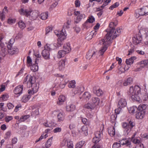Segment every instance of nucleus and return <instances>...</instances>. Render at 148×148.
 Masks as SVG:
<instances>
[{
	"mask_svg": "<svg viewBox=\"0 0 148 148\" xmlns=\"http://www.w3.org/2000/svg\"><path fill=\"white\" fill-rule=\"evenodd\" d=\"M130 113L133 114L138 110V108L135 106H134L130 107L128 110Z\"/></svg>",
	"mask_w": 148,
	"mask_h": 148,
	"instance_id": "79ce46f5",
	"label": "nucleus"
},
{
	"mask_svg": "<svg viewBox=\"0 0 148 148\" xmlns=\"http://www.w3.org/2000/svg\"><path fill=\"white\" fill-rule=\"evenodd\" d=\"M95 107V105L94 104H92V103H88L85 104L84 106V107L85 108L88 109H92Z\"/></svg>",
	"mask_w": 148,
	"mask_h": 148,
	"instance_id": "37998d69",
	"label": "nucleus"
},
{
	"mask_svg": "<svg viewBox=\"0 0 148 148\" xmlns=\"http://www.w3.org/2000/svg\"><path fill=\"white\" fill-rule=\"evenodd\" d=\"M13 119V117L12 116H7L5 119V121L6 122H9Z\"/></svg>",
	"mask_w": 148,
	"mask_h": 148,
	"instance_id": "bf43d9fd",
	"label": "nucleus"
},
{
	"mask_svg": "<svg viewBox=\"0 0 148 148\" xmlns=\"http://www.w3.org/2000/svg\"><path fill=\"white\" fill-rule=\"evenodd\" d=\"M121 143L122 145H125L129 147H131V143L130 141L127 139H123L121 140Z\"/></svg>",
	"mask_w": 148,
	"mask_h": 148,
	"instance_id": "5701e85b",
	"label": "nucleus"
},
{
	"mask_svg": "<svg viewBox=\"0 0 148 148\" xmlns=\"http://www.w3.org/2000/svg\"><path fill=\"white\" fill-rule=\"evenodd\" d=\"M52 138L53 137H52L47 140L46 143L45 144V147H46V148H48L50 147Z\"/></svg>",
	"mask_w": 148,
	"mask_h": 148,
	"instance_id": "8fccbe9b",
	"label": "nucleus"
},
{
	"mask_svg": "<svg viewBox=\"0 0 148 148\" xmlns=\"http://www.w3.org/2000/svg\"><path fill=\"white\" fill-rule=\"evenodd\" d=\"M28 95H25L23 96L21 101L23 102L26 103L27 102L31 97V95L32 94H29Z\"/></svg>",
	"mask_w": 148,
	"mask_h": 148,
	"instance_id": "4c0bfd02",
	"label": "nucleus"
},
{
	"mask_svg": "<svg viewBox=\"0 0 148 148\" xmlns=\"http://www.w3.org/2000/svg\"><path fill=\"white\" fill-rule=\"evenodd\" d=\"M39 114V109L38 108L33 109L31 115L33 116L36 117Z\"/></svg>",
	"mask_w": 148,
	"mask_h": 148,
	"instance_id": "72a5a7b5",
	"label": "nucleus"
},
{
	"mask_svg": "<svg viewBox=\"0 0 148 148\" xmlns=\"http://www.w3.org/2000/svg\"><path fill=\"white\" fill-rule=\"evenodd\" d=\"M4 36L3 35H1L0 36V47L2 48H3L4 46V43L2 42V40Z\"/></svg>",
	"mask_w": 148,
	"mask_h": 148,
	"instance_id": "4d7b16f0",
	"label": "nucleus"
},
{
	"mask_svg": "<svg viewBox=\"0 0 148 148\" xmlns=\"http://www.w3.org/2000/svg\"><path fill=\"white\" fill-rule=\"evenodd\" d=\"M5 14L3 13H1L0 14V16L1 19L2 21H3L4 20L5 18Z\"/></svg>",
	"mask_w": 148,
	"mask_h": 148,
	"instance_id": "774afa93",
	"label": "nucleus"
},
{
	"mask_svg": "<svg viewBox=\"0 0 148 148\" xmlns=\"http://www.w3.org/2000/svg\"><path fill=\"white\" fill-rule=\"evenodd\" d=\"M145 111H138L137 113L136 114V117L138 119H142L145 115Z\"/></svg>",
	"mask_w": 148,
	"mask_h": 148,
	"instance_id": "a878e982",
	"label": "nucleus"
},
{
	"mask_svg": "<svg viewBox=\"0 0 148 148\" xmlns=\"http://www.w3.org/2000/svg\"><path fill=\"white\" fill-rule=\"evenodd\" d=\"M95 21V18L92 16H89L87 20L86 21L85 23L83 24V25L84 27H86L87 26L88 23H92L94 22Z\"/></svg>",
	"mask_w": 148,
	"mask_h": 148,
	"instance_id": "a211bd4d",
	"label": "nucleus"
},
{
	"mask_svg": "<svg viewBox=\"0 0 148 148\" xmlns=\"http://www.w3.org/2000/svg\"><path fill=\"white\" fill-rule=\"evenodd\" d=\"M52 28L51 27H48L46 29V34H48L49 32L51 31Z\"/></svg>",
	"mask_w": 148,
	"mask_h": 148,
	"instance_id": "0e129e2a",
	"label": "nucleus"
},
{
	"mask_svg": "<svg viewBox=\"0 0 148 148\" xmlns=\"http://www.w3.org/2000/svg\"><path fill=\"white\" fill-rule=\"evenodd\" d=\"M119 5V3H118L116 2L112 5H111L110 8L111 10L113 9L114 8L117 7Z\"/></svg>",
	"mask_w": 148,
	"mask_h": 148,
	"instance_id": "680f3d73",
	"label": "nucleus"
},
{
	"mask_svg": "<svg viewBox=\"0 0 148 148\" xmlns=\"http://www.w3.org/2000/svg\"><path fill=\"white\" fill-rule=\"evenodd\" d=\"M71 22V19H69L67 21L64 23L63 29L61 31L58 32L56 35L58 37L57 42L56 44V48H59L61 47L63 44L64 40L66 39L67 34L66 32L65 29H69V25Z\"/></svg>",
	"mask_w": 148,
	"mask_h": 148,
	"instance_id": "f03ea898",
	"label": "nucleus"
},
{
	"mask_svg": "<svg viewBox=\"0 0 148 148\" xmlns=\"http://www.w3.org/2000/svg\"><path fill=\"white\" fill-rule=\"evenodd\" d=\"M63 48L64 50L67 53H69L71 50L70 44L69 43H67L66 44H65L63 46Z\"/></svg>",
	"mask_w": 148,
	"mask_h": 148,
	"instance_id": "c85d7f7f",
	"label": "nucleus"
},
{
	"mask_svg": "<svg viewBox=\"0 0 148 148\" xmlns=\"http://www.w3.org/2000/svg\"><path fill=\"white\" fill-rule=\"evenodd\" d=\"M57 118L59 121H62L64 119V113L62 112H58L57 113Z\"/></svg>",
	"mask_w": 148,
	"mask_h": 148,
	"instance_id": "2f4dec72",
	"label": "nucleus"
},
{
	"mask_svg": "<svg viewBox=\"0 0 148 148\" xmlns=\"http://www.w3.org/2000/svg\"><path fill=\"white\" fill-rule=\"evenodd\" d=\"M19 27L21 29H23L25 27V25L24 22L22 21H19L18 23Z\"/></svg>",
	"mask_w": 148,
	"mask_h": 148,
	"instance_id": "3c124183",
	"label": "nucleus"
},
{
	"mask_svg": "<svg viewBox=\"0 0 148 148\" xmlns=\"http://www.w3.org/2000/svg\"><path fill=\"white\" fill-rule=\"evenodd\" d=\"M62 146H66L67 148H73V145L72 142L70 139L64 138L61 143Z\"/></svg>",
	"mask_w": 148,
	"mask_h": 148,
	"instance_id": "9d476101",
	"label": "nucleus"
},
{
	"mask_svg": "<svg viewBox=\"0 0 148 148\" xmlns=\"http://www.w3.org/2000/svg\"><path fill=\"white\" fill-rule=\"evenodd\" d=\"M132 78L131 77H129L124 81L123 85L124 86H126L128 85L132 84Z\"/></svg>",
	"mask_w": 148,
	"mask_h": 148,
	"instance_id": "bb28decb",
	"label": "nucleus"
},
{
	"mask_svg": "<svg viewBox=\"0 0 148 148\" xmlns=\"http://www.w3.org/2000/svg\"><path fill=\"white\" fill-rule=\"evenodd\" d=\"M7 106L9 109H12L14 107V105L11 103H9L7 104Z\"/></svg>",
	"mask_w": 148,
	"mask_h": 148,
	"instance_id": "338daca9",
	"label": "nucleus"
},
{
	"mask_svg": "<svg viewBox=\"0 0 148 148\" xmlns=\"http://www.w3.org/2000/svg\"><path fill=\"white\" fill-rule=\"evenodd\" d=\"M45 126L46 127H49L50 128L49 129L51 130L53 128V127H55L56 125V123H55L51 122V123H48V122L45 123L44 124Z\"/></svg>",
	"mask_w": 148,
	"mask_h": 148,
	"instance_id": "f704fd0d",
	"label": "nucleus"
},
{
	"mask_svg": "<svg viewBox=\"0 0 148 148\" xmlns=\"http://www.w3.org/2000/svg\"><path fill=\"white\" fill-rule=\"evenodd\" d=\"M9 97V96L8 94H5L1 96V98L4 101L6 100Z\"/></svg>",
	"mask_w": 148,
	"mask_h": 148,
	"instance_id": "052dcab7",
	"label": "nucleus"
},
{
	"mask_svg": "<svg viewBox=\"0 0 148 148\" xmlns=\"http://www.w3.org/2000/svg\"><path fill=\"white\" fill-rule=\"evenodd\" d=\"M109 134L111 136H113L115 135V129L113 126H111L109 127L108 130Z\"/></svg>",
	"mask_w": 148,
	"mask_h": 148,
	"instance_id": "cd10ccee",
	"label": "nucleus"
},
{
	"mask_svg": "<svg viewBox=\"0 0 148 148\" xmlns=\"http://www.w3.org/2000/svg\"><path fill=\"white\" fill-rule=\"evenodd\" d=\"M132 39L134 44L135 45H137L142 40V38L141 37L138 36L134 37Z\"/></svg>",
	"mask_w": 148,
	"mask_h": 148,
	"instance_id": "b1692460",
	"label": "nucleus"
},
{
	"mask_svg": "<svg viewBox=\"0 0 148 148\" xmlns=\"http://www.w3.org/2000/svg\"><path fill=\"white\" fill-rule=\"evenodd\" d=\"M11 135V132L10 131H9L7 132L5 136H4V138L5 139H7L9 138Z\"/></svg>",
	"mask_w": 148,
	"mask_h": 148,
	"instance_id": "864d4df0",
	"label": "nucleus"
},
{
	"mask_svg": "<svg viewBox=\"0 0 148 148\" xmlns=\"http://www.w3.org/2000/svg\"><path fill=\"white\" fill-rule=\"evenodd\" d=\"M139 32L141 34L145 35L146 37L148 36V28H143L140 29Z\"/></svg>",
	"mask_w": 148,
	"mask_h": 148,
	"instance_id": "7c9ffc66",
	"label": "nucleus"
},
{
	"mask_svg": "<svg viewBox=\"0 0 148 148\" xmlns=\"http://www.w3.org/2000/svg\"><path fill=\"white\" fill-rule=\"evenodd\" d=\"M147 107V105L146 104H140L138 107V111H145V110Z\"/></svg>",
	"mask_w": 148,
	"mask_h": 148,
	"instance_id": "a19ab883",
	"label": "nucleus"
},
{
	"mask_svg": "<svg viewBox=\"0 0 148 148\" xmlns=\"http://www.w3.org/2000/svg\"><path fill=\"white\" fill-rule=\"evenodd\" d=\"M30 117L29 115H25L23 116H22L20 118L19 121L20 122H22L26 120L27 119H28Z\"/></svg>",
	"mask_w": 148,
	"mask_h": 148,
	"instance_id": "a18cd8bd",
	"label": "nucleus"
},
{
	"mask_svg": "<svg viewBox=\"0 0 148 148\" xmlns=\"http://www.w3.org/2000/svg\"><path fill=\"white\" fill-rule=\"evenodd\" d=\"M51 130V129H48L45 130V132H44L41 135L43 136V138H46L48 136L47 135L48 133L50 132Z\"/></svg>",
	"mask_w": 148,
	"mask_h": 148,
	"instance_id": "49530a36",
	"label": "nucleus"
},
{
	"mask_svg": "<svg viewBox=\"0 0 148 148\" xmlns=\"http://www.w3.org/2000/svg\"><path fill=\"white\" fill-rule=\"evenodd\" d=\"M39 59L36 58L35 61V64H32L31 67V70L33 72L37 71L38 69V65Z\"/></svg>",
	"mask_w": 148,
	"mask_h": 148,
	"instance_id": "dca6fc26",
	"label": "nucleus"
},
{
	"mask_svg": "<svg viewBox=\"0 0 148 148\" xmlns=\"http://www.w3.org/2000/svg\"><path fill=\"white\" fill-rule=\"evenodd\" d=\"M121 147L120 143H115L113 145V148H120Z\"/></svg>",
	"mask_w": 148,
	"mask_h": 148,
	"instance_id": "13d9d810",
	"label": "nucleus"
},
{
	"mask_svg": "<svg viewBox=\"0 0 148 148\" xmlns=\"http://www.w3.org/2000/svg\"><path fill=\"white\" fill-rule=\"evenodd\" d=\"M91 97V95L90 93L88 92H86L83 94L82 97H80V99L82 98L86 100H88Z\"/></svg>",
	"mask_w": 148,
	"mask_h": 148,
	"instance_id": "412c9836",
	"label": "nucleus"
},
{
	"mask_svg": "<svg viewBox=\"0 0 148 148\" xmlns=\"http://www.w3.org/2000/svg\"><path fill=\"white\" fill-rule=\"evenodd\" d=\"M81 133L84 134L86 136L88 134V128L86 125L83 126L80 131Z\"/></svg>",
	"mask_w": 148,
	"mask_h": 148,
	"instance_id": "c756f323",
	"label": "nucleus"
},
{
	"mask_svg": "<svg viewBox=\"0 0 148 148\" xmlns=\"http://www.w3.org/2000/svg\"><path fill=\"white\" fill-rule=\"evenodd\" d=\"M32 64V60L30 57L28 56L27 57V65L28 66H31Z\"/></svg>",
	"mask_w": 148,
	"mask_h": 148,
	"instance_id": "5fc2aeb1",
	"label": "nucleus"
},
{
	"mask_svg": "<svg viewBox=\"0 0 148 148\" xmlns=\"http://www.w3.org/2000/svg\"><path fill=\"white\" fill-rule=\"evenodd\" d=\"M65 97L63 95L60 96L58 98L57 102V104L59 105H62L65 100Z\"/></svg>",
	"mask_w": 148,
	"mask_h": 148,
	"instance_id": "aec40b11",
	"label": "nucleus"
},
{
	"mask_svg": "<svg viewBox=\"0 0 148 148\" xmlns=\"http://www.w3.org/2000/svg\"><path fill=\"white\" fill-rule=\"evenodd\" d=\"M48 15L47 12H43L40 15V18L42 19L45 20L48 17Z\"/></svg>",
	"mask_w": 148,
	"mask_h": 148,
	"instance_id": "c03bdc74",
	"label": "nucleus"
},
{
	"mask_svg": "<svg viewBox=\"0 0 148 148\" xmlns=\"http://www.w3.org/2000/svg\"><path fill=\"white\" fill-rule=\"evenodd\" d=\"M127 105V102L126 100L124 99L121 98L119 101L118 103V107L121 108L125 107Z\"/></svg>",
	"mask_w": 148,
	"mask_h": 148,
	"instance_id": "f3484780",
	"label": "nucleus"
},
{
	"mask_svg": "<svg viewBox=\"0 0 148 148\" xmlns=\"http://www.w3.org/2000/svg\"><path fill=\"white\" fill-rule=\"evenodd\" d=\"M138 64L140 65V67L137 68V71H140L145 67L148 66V60H143L139 62Z\"/></svg>",
	"mask_w": 148,
	"mask_h": 148,
	"instance_id": "ddd939ff",
	"label": "nucleus"
},
{
	"mask_svg": "<svg viewBox=\"0 0 148 148\" xmlns=\"http://www.w3.org/2000/svg\"><path fill=\"white\" fill-rule=\"evenodd\" d=\"M93 92L98 96H101L103 93L101 89L99 88H97L96 87H94L93 88Z\"/></svg>",
	"mask_w": 148,
	"mask_h": 148,
	"instance_id": "4be33fe9",
	"label": "nucleus"
},
{
	"mask_svg": "<svg viewBox=\"0 0 148 148\" xmlns=\"http://www.w3.org/2000/svg\"><path fill=\"white\" fill-rule=\"evenodd\" d=\"M32 9L30 8H25V9L21 8L18 10V12L21 15H25L29 17L31 12H32Z\"/></svg>",
	"mask_w": 148,
	"mask_h": 148,
	"instance_id": "1a4fd4ad",
	"label": "nucleus"
},
{
	"mask_svg": "<svg viewBox=\"0 0 148 148\" xmlns=\"http://www.w3.org/2000/svg\"><path fill=\"white\" fill-rule=\"evenodd\" d=\"M90 102L91 103L95 105V106L96 105H99L100 103L99 99L96 97H92L90 100Z\"/></svg>",
	"mask_w": 148,
	"mask_h": 148,
	"instance_id": "6ab92c4d",
	"label": "nucleus"
},
{
	"mask_svg": "<svg viewBox=\"0 0 148 148\" xmlns=\"http://www.w3.org/2000/svg\"><path fill=\"white\" fill-rule=\"evenodd\" d=\"M35 82L34 77L30 75H28L25 77L24 84L27 85L28 87H32V89H29L28 90L29 94H34L38 91L39 86L35 83Z\"/></svg>",
	"mask_w": 148,
	"mask_h": 148,
	"instance_id": "7ed1b4c3",
	"label": "nucleus"
},
{
	"mask_svg": "<svg viewBox=\"0 0 148 148\" xmlns=\"http://www.w3.org/2000/svg\"><path fill=\"white\" fill-rule=\"evenodd\" d=\"M64 50H60L59 51L57 57L58 58H60L62 57H63L67 53Z\"/></svg>",
	"mask_w": 148,
	"mask_h": 148,
	"instance_id": "e433bc0d",
	"label": "nucleus"
},
{
	"mask_svg": "<svg viewBox=\"0 0 148 148\" xmlns=\"http://www.w3.org/2000/svg\"><path fill=\"white\" fill-rule=\"evenodd\" d=\"M76 82L74 80H73L70 81L69 83L68 86L69 88H74L75 87Z\"/></svg>",
	"mask_w": 148,
	"mask_h": 148,
	"instance_id": "09e8293b",
	"label": "nucleus"
},
{
	"mask_svg": "<svg viewBox=\"0 0 148 148\" xmlns=\"http://www.w3.org/2000/svg\"><path fill=\"white\" fill-rule=\"evenodd\" d=\"M95 52L92 50L89 51L86 55V57L87 59L89 60L93 56L95 55Z\"/></svg>",
	"mask_w": 148,
	"mask_h": 148,
	"instance_id": "473e14b6",
	"label": "nucleus"
},
{
	"mask_svg": "<svg viewBox=\"0 0 148 148\" xmlns=\"http://www.w3.org/2000/svg\"><path fill=\"white\" fill-rule=\"evenodd\" d=\"M117 24L113 22H111L109 24V27L110 29L106 34L104 38L99 40L98 45L101 46L102 47L99 51V54L102 55L107 49L109 45L111 43L112 40L119 35L122 31V29L117 28L114 29Z\"/></svg>",
	"mask_w": 148,
	"mask_h": 148,
	"instance_id": "f257e3e1",
	"label": "nucleus"
},
{
	"mask_svg": "<svg viewBox=\"0 0 148 148\" xmlns=\"http://www.w3.org/2000/svg\"><path fill=\"white\" fill-rule=\"evenodd\" d=\"M16 20L15 18H10L8 19V23L12 25L15 22Z\"/></svg>",
	"mask_w": 148,
	"mask_h": 148,
	"instance_id": "6e6d98bb",
	"label": "nucleus"
},
{
	"mask_svg": "<svg viewBox=\"0 0 148 148\" xmlns=\"http://www.w3.org/2000/svg\"><path fill=\"white\" fill-rule=\"evenodd\" d=\"M12 39L10 40V42H8V44L7 45V47L8 49V52L11 55H13L14 54L17 53L18 51V49L16 47L14 46L12 47L13 43H11V41Z\"/></svg>",
	"mask_w": 148,
	"mask_h": 148,
	"instance_id": "423d86ee",
	"label": "nucleus"
},
{
	"mask_svg": "<svg viewBox=\"0 0 148 148\" xmlns=\"http://www.w3.org/2000/svg\"><path fill=\"white\" fill-rule=\"evenodd\" d=\"M85 17V15L82 13L79 16H77L76 19L75 21V22L77 23L80 22L82 18H84Z\"/></svg>",
	"mask_w": 148,
	"mask_h": 148,
	"instance_id": "c9c22d12",
	"label": "nucleus"
},
{
	"mask_svg": "<svg viewBox=\"0 0 148 148\" xmlns=\"http://www.w3.org/2000/svg\"><path fill=\"white\" fill-rule=\"evenodd\" d=\"M39 13L38 12L32 10L29 18L32 20H36L39 16Z\"/></svg>",
	"mask_w": 148,
	"mask_h": 148,
	"instance_id": "2eb2a0df",
	"label": "nucleus"
},
{
	"mask_svg": "<svg viewBox=\"0 0 148 148\" xmlns=\"http://www.w3.org/2000/svg\"><path fill=\"white\" fill-rule=\"evenodd\" d=\"M97 33L96 31H93L88 34V36L86 38L87 40H91L93 37L95 36Z\"/></svg>",
	"mask_w": 148,
	"mask_h": 148,
	"instance_id": "393cba45",
	"label": "nucleus"
},
{
	"mask_svg": "<svg viewBox=\"0 0 148 148\" xmlns=\"http://www.w3.org/2000/svg\"><path fill=\"white\" fill-rule=\"evenodd\" d=\"M75 108V106L73 104H71L67 106L66 107V110L67 111H72L74 110Z\"/></svg>",
	"mask_w": 148,
	"mask_h": 148,
	"instance_id": "58836bf2",
	"label": "nucleus"
},
{
	"mask_svg": "<svg viewBox=\"0 0 148 148\" xmlns=\"http://www.w3.org/2000/svg\"><path fill=\"white\" fill-rule=\"evenodd\" d=\"M136 14V17L138 18L139 16H147L148 15V6H143L142 8L138 9Z\"/></svg>",
	"mask_w": 148,
	"mask_h": 148,
	"instance_id": "0eeeda50",
	"label": "nucleus"
},
{
	"mask_svg": "<svg viewBox=\"0 0 148 148\" xmlns=\"http://www.w3.org/2000/svg\"><path fill=\"white\" fill-rule=\"evenodd\" d=\"M23 85L17 86L13 90V92L15 95H17V97H18L23 93Z\"/></svg>",
	"mask_w": 148,
	"mask_h": 148,
	"instance_id": "9b49d317",
	"label": "nucleus"
},
{
	"mask_svg": "<svg viewBox=\"0 0 148 148\" xmlns=\"http://www.w3.org/2000/svg\"><path fill=\"white\" fill-rule=\"evenodd\" d=\"M84 143V141H80L76 144L75 148H81Z\"/></svg>",
	"mask_w": 148,
	"mask_h": 148,
	"instance_id": "de8ad7c7",
	"label": "nucleus"
},
{
	"mask_svg": "<svg viewBox=\"0 0 148 148\" xmlns=\"http://www.w3.org/2000/svg\"><path fill=\"white\" fill-rule=\"evenodd\" d=\"M57 77V80H60V81H62L63 80V76L60 75L59 74L56 75V77Z\"/></svg>",
	"mask_w": 148,
	"mask_h": 148,
	"instance_id": "e2e57ef3",
	"label": "nucleus"
},
{
	"mask_svg": "<svg viewBox=\"0 0 148 148\" xmlns=\"http://www.w3.org/2000/svg\"><path fill=\"white\" fill-rule=\"evenodd\" d=\"M128 94L131 97L133 101H136L139 102L142 101V98L140 97L141 95L140 88L139 86H135L134 88L133 86L130 87Z\"/></svg>",
	"mask_w": 148,
	"mask_h": 148,
	"instance_id": "20e7f679",
	"label": "nucleus"
},
{
	"mask_svg": "<svg viewBox=\"0 0 148 148\" xmlns=\"http://www.w3.org/2000/svg\"><path fill=\"white\" fill-rule=\"evenodd\" d=\"M136 59V58L135 57H131L129 59L126 60V63L127 64L130 65L133 63L134 60H135Z\"/></svg>",
	"mask_w": 148,
	"mask_h": 148,
	"instance_id": "ea45409f",
	"label": "nucleus"
},
{
	"mask_svg": "<svg viewBox=\"0 0 148 148\" xmlns=\"http://www.w3.org/2000/svg\"><path fill=\"white\" fill-rule=\"evenodd\" d=\"M5 88V85L2 84L0 86V92L4 91Z\"/></svg>",
	"mask_w": 148,
	"mask_h": 148,
	"instance_id": "69168bd1",
	"label": "nucleus"
},
{
	"mask_svg": "<svg viewBox=\"0 0 148 148\" xmlns=\"http://www.w3.org/2000/svg\"><path fill=\"white\" fill-rule=\"evenodd\" d=\"M135 135H134L131 138V140L134 144H139L140 143V141L137 139L134 138V137Z\"/></svg>",
	"mask_w": 148,
	"mask_h": 148,
	"instance_id": "603ef678",
	"label": "nucleus"
},
{
	"mask_svg": "<svg viewBox=\"0 0 148 148\" xmlns=\"http://www.w3.org/2000/svg\"><path fill=\"white\" fill-rule=\"evenodd\" d=\"M134 125V123L131 121L127 123L124 122L122 123L123 127L124 129V134L125 136H126L128 134Z\"/></svg>",
	"mask_w": 148,
	"mask_h": 148,
	"instance_id": "39448f33",
	"label": "nucleus"
},
{
	"mask_svg": "<svg viewBox=\"0 0 148 148\" xmlns=\"http://www.w3.org/2000/svg\"><path fill=\"white\" fill-rule=\"evenodd\" d=\"M49 45H46L45 47V49L42 51L41 54L44 58L45 59H49V51L51 50Z\"/></svg>",
	"mask_w": 148,
	"mask_h": 148,
	"instance_id": "6e6552de",
	"label": "nucleus"
},
{
	"mask_svg": "<svg viewBox=\"0 0 148 148\" xmlns=\"http://www.w3.org/2000/svg\"><path fill=\"white\" fill-rule=\"evenodd\" d=\"M65 61L64 60H61L60 61L58 64V69L60 71H63L65 68Z\"/></svg>",
	"mask_w": 148,
	"mask_h": 148,
	"instance_id": "4468645a",
	"label": "nucleus"
},
{
	"mask_svg": "<svg viewBox=\"0 0 148 148\" xmlns=\"http://www.w3.org/2000/svg\"><path fill=\"white\" fill-rule=\"evenodd\" d=\"M95 137L93 138L92 141L94 143H98L100 140V138L102 136V133L101 131H97L95 133Z\"/></svg>",
	"mask_w": 148,
	"mask_h": 148,
	"instance_id": "f8f14e48",
	"label": "nucleus"
}]
</instances>
